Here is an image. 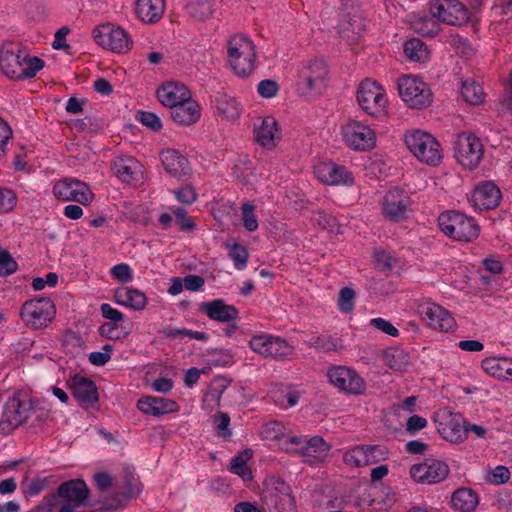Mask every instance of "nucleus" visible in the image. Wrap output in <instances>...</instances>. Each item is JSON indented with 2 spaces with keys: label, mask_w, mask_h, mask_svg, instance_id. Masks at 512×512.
I'll return each mask as SVG.
<instances>
[{
  "label": "nucleus",
  "mask_w": 512,
  "mask_h": 512,
  "mask_svg": "<svg viewBox=\"0 0 512 512\" xmlns=\"http://www.w3.org/2000/svg\"><path fill=\"white\" fill-rule=\"evenodd\" d=\"M227 55L231 68L238 76L246 77L254 70L256 52L248 37L241 34L232 36L227 42Z\"/></svg>",
  "instance_id": "1"
},
{
  "label": "nucleus",
  "mask_w": 512,
  "mask_h": 512,
  "mask_svg": "<svg viewBox=\"0 0 512 512\" xmlns=\"http://www.w3.org/2000/svg\"><path fill=\"white\" fill-rule=\"evenodd\" d=\"M282 450L291 454H299L304 462L315 465L328 458L330 446L320 436L311 438L295 436L289 437L283 442Z\"/></svg>",
  "instance_id": "2"
},
{
  "label": "nucleus",
  "mask_w": 512,
  "mask_h": 512,
  "mask_svg": "<svg viewBox=\"0 0 512 512\" xmlns=\"http://www.w3.org/2000/svg\"><path fill=\"white\" fill-rule=\"evenodd\" d=\"M438 221L442 232L457 241H473L480 232L478 224L472 217L458 211L443 212Z\"/></svg>",
  "instance_id": "3"
},
{
  "label": "nucleus",
  "mask_w": 512,
  "mask_h": 512,
  "mask_svg": "<svg viewBox=\"0 0 512 512\" xmlns=\"http://www.w3.org/2000/svg\"><path fill=\"white\" fill-rule=\"evenodd\" d=\"M405 143L420 162L436 166L442 160L440 144L429 133L420 130L409 131L405 134Z\"/></svg>",
  "instance_id": "4"
},
{
  "label": "nucleus",
  "mask_w": 512,
  "mask_h": 512,
  "mask_svg": "<svg viewBox=\"0 0 512 512\" xmlns=\"http://www.w3.org/2000/svg\"><path fill=\"white\" fill-rule=\"evenodd\" d=\"M398 91L402 100L413 109H424L432 101L430 88L417 76L407 75L399 78Z\"/></svg>",
  "instance_id": "5"
},
{
  "label": "nucleus",
  "mask_w": 512,
  "mask_h": 512,
  "mask_svg": "<svg viewBox=\"0 0 512 512\" xmlns=\"http://www.w3.org/2000/svg\"><path fill=\"white\" fill-rule=\"evenodd\" d=\"M261 500L270 512H296L289 485L280 479L266 483Z\"/></svg>",
  "instance_id": "6"
},
{
  "label": "nucleus",
  "mask_w": 512,
  "mask_h": 512,
  "mask_svg": "<svg viewBox=\"0 0 512 512\" xmlns=\"http://www.w3.org/2000/svg\"><path fill=\"white\" fill-rule=\"evenodd\" d=\"M357 101L361 109L371 116H380L387 108L384 89L371 79H365L359 84Z\"/></svg>",
  "instance_id": "7"
},
{
  "label": "nucleus",
  "mask_w": 512,
  "mask_h": 512,
  "mask_svg": "<svg viewBox=\"0 0 512 512\" xmlns=\"http://www.w3.org/2000/svg\"><path fill=\"white\" fill-rule=\"evenodd\" d=\"M89 490L83 480L75 479L62 483L56 494L44 498L48 511L56 505L58 499H62L61 506H70L77 509L83 505L88 498Z\"/></svg>",
  "instance_id": "8"
},
{
  "label": "nucleus",
  "mask_w": 512,
  "mask_h": 512,
  "mask_svg": "<svg viewBox=\"0 0 512 512\" xmlns=\"http://www.w3.org/2000/svg\"><path fill=\"white\" fill-rule=\"evenodd\" d=\"M343 142L354 151H369L376 145V133L368 125L348 120L341 126Z\"/></svg>",
  "instance_id": "9"
},
{
  "label": "nucleus",
  "mask_w": 512,
  "mask_h": 512,
  "mask_svg": "<svg viewBox=\"0 0 512 512\" xmlns=\"http://www.w3.org/2000/svg\"><path fill=\"white\" fill-rule=\"evenodd\" d=\"M93 37L98 45L116 53H126L133 45L128 32L111 23L97 26L93 31Z\"/></svg>",
  "instance_id": "10"
},
{
  "label": "nucleus",
  "mask_w": 512,
  "mask_h": 512,
  "mask_svg": "<svg viewBox=\"0 0 512 512\" xmlns=\"http://www.w3.org/2000/svg\"><path fill=\"white\" fill-rule=\"evenodd\" d=\"M483 156V145L478 137L470 133L458 134L454 141V157L464 168L474 169Z\"/></svg>",
  "instance_id": "11"
},
{
  "label": "nucleus",
  "mask_w": 512,
  "mask_h": 512,
  "mask_svg": "<svg viewBox=\"0 0 512 512\" xmlns=\"http://www.w3.org/2000/svg\"><path fill=\"white\" fill-rule=\"evenodd\" d=\"M389 452L382 445H356L343 454V462L354 468L375 465L385 461Z\"/></svg>",
  "instance_id": "12"
},
{
  "label": "nucleus",
  "mask_w": 512,
  "mask_h": 512,
  "mask_svg": "<svg viewBox=\"0 0 512 512\" xmlns=\"http://www.w3.org/2000/svg\"><path fill=\"white\" fill-rule=\"evenodd\" d=\"M55 315V306L49 298H35L26 301L21 308L23 321L32 328L46 326Z\"/></svg>",
  "instance_id": "13"
},
{
  "label": "nucleus",
  "mask_w": 512,
  "mask_h": 512,
  "mask_svg": "<svg viewBox=\"0 0 512 512\" xmlns=\"http://www.w3.org/2000/svg\"><path fill=\"white\" fill-rule=\"evenodd\" d=\"M327 75V66L322 60H311L299 73V89L304 94H320L325 88Z\"/></svg>",
  "instance_id": "14"
},
{
  "label": "nucleus",
  "mask_w": 512,
  "mask_h": 512,
  "mask_svg": "<svg viewBox=\"0 0 512 512\" xmlns=\"http://www.w3.org/2000/svg\"><path fill=\"white\" fill-rule=\"evenodd\" d=\"M327 377L334 387L347 394L359 395L366 389L363 378L353 368L347 366L329 368Z\"/></svg>",
  "instance_id": "15"
},
{
  "label": "nucleus",
  "mask_w": 512,
  "mask_h": 512,
  "mask_svg": "<svg viewBox=\"0 0 512 512\" xmlns=\"http://www.w3.org/2000/svg\"><path fill=\"white\" fill-rule=\"evenodd\" d=\"M249 346L255 353L266 358H286L293 353L292 346L286 340L268 334L252 337Z\"/></svg>",
  "instance_id": "16"
},
{
  "label": "nucleus",
  "mask_w": 512,
  "mask_h": 512,
  "mask_svg": "<svg viewBox=\"0 0 512 512\" xmlns=\"http://www.w3.org/2000/svg\"><path fill=\"white\" fill-rule=\"evenodd\" d=\"M433 18L449 25H462L469 19V12L458 0H435L430 5Z\"/></svg>",
  "instance_id": "17"
},
{
  "label": "nucleus",
  "mask_w": 512,
  "mask_h": 512,
  "mask_svg": "<svg viewBox=\"0 0 512 512\" xmlns=\"http://www.w3.org/2000/svg\"><path fill=\"white\" fill-rule=\"evenodd\" d=\"M53 194L62 201H74L86 205L92 199V192L89 187L77 179L64 178L57 181L53 186Z\"/></svg>",
  "instance_id": "18"
},
{
  "label": "nucleus",
  "mask_w": 512,
  "mask_h": 512,
  "mask_svg": "<svg viewBox=\"0 0 512 512\" xmlns=\"http://www.w3.org/2000/svg\"><path fill=\"white\" fill-rule=\"evenodd\" d=\"M438 432L451 442L459 443L466 439L465 420L459 413L444 410L438 414Z\"/></svg>",
  "instance_id": "19"
},
{
  "label": "nucleus",
  "mask_w": 512,
  "mask_h": 512,
  "mask_svg": "<svg viewBox=\"0 0 512 512\" xmlns=\"http://www.w3.org/2000/svg\"><path fill=\"white\" fill-rule=\"evenodd\" d=\"M449 474L448 465L437 459H427L410 469L411 477L420 483L435 484L443 481Z\"/></svg>",
  "instance_id": "20"
},
{
  "label": "nucleus",
  "mask_w": 512,
  "mask_h": 512,
  "mask_svg": "<svg viewBox=\"0 0 512 512\" xmlns=\"http://www.w3.org/2000/svg\"><path fill=\"white\" fill-rule=\"evenodd\" d=\"M315 176L327 185H353V174L344 166L332 161H322L314 166Z\"/></svg>",
  "instance_id": "21"
},
{
  "label": "nucleus",
  "mask_w": 512,
  "mask_h": 512,
  "mask_svg": "<svg viewBox=\"0 0 512 512\" xmlns=\"http://www.w3.org/2000/svg\"><path fill=\"white\" fill-rule=\"evenodd\" d=\"M418 313L422 320L433 329L448 332L455 327V321L451 314L435 303L425 302L420 304Z\"/></svg>",
  "instance_id": "22"
},
{
  "label": "nucleus",
  "mask_w": 512,
  "mask_h": 512,
  "mask_svg": "<svg viewBox=\"0 0 512 512\" xmlns=\"http://www.w3.org/2000/svg\"><path fill=\"white\" fill-rule=\"evenodd\" d=\"M112 170L124 183L136 185L143 179V166L131 156L117 157L112 164Z\"/></svg>",
  "instance_id": "23"
},
{
  "label": "nucleus",
  "mask_w": 512,
  "mask_h": 512,
  "mask_svg": "<svg viewBox=\"0 0 512 512\" xmlns=\"http://www.w3.org/2000/svg\"><path fill=\"white\" fill-rule=\"evenodd\" d=\"M26 405L19 399H10L4 408L0 429L3 433L9 434L15 428L22 425L28 417Z\"/></svg>",
  "instance_id": "24"
},
{
  "label": "nucleus",
  "mask_w": 512,
  "mask_h": 512,
  "mask_svg": "<svg viewBox=\"0 0 512 512\" xmlns=\"http://www.w3.org/2000/svg\"><path fill=\"white\" fill-rule=\"evenodd\" d=\"M25 50L20 47L5 48L0 51V68L11 79L23 78Z\"/></svg>",
  "instance_id": "25"
},
{
  "label": "nucleus",
  "mask_w": 512,
  "mask_h": 512,
  "mask_svg": "<svg viewBox=\"0 0 512 512\" xmlns=\"http://www.w3.org/2000/svg\"><path fill=\"white\" fill-rule=\"evenodd\" d=\"M501 200V192L492 182H484L475 188L471 202L476 210L493 209Z\"/></svg>",
  "instance_id": "26"
},
{
  "label": "nucleus",
  "mask_w": 512,
  "mask_h": 512,
  "mask_svg": "<svg viewBox=\"0 0 512 512\" xmlns=\"http://www.w3.org/2000/svg\"><path fill=\"white\" fill-rule=\"evenodd\" d=\"M408 204L409 197L403 190L398 188L391 189L384 197V214L391 220L399 221L404 218Z\"/></svg>",
  "instance_id": "27"
},
{
  "label": "nucleus",
  "mask_w": 512,
  "mask_h": 512,
  "mask_svg": "<svg viewBox=\"0 0 512 512\" xmlns=\"http://www.w3.org/2000/svg\"><path fill=\"white\" fill-rule=\"evenodd\" d=\"M156 95L160 103L171 110L181 102L188 100L191 93L184 84L171 81L162 84L157 89Z\"/></svg>",
  "instance_id": "28"
},
{
  "label": "nucleus",
  "mask_w": 512,
  "mask_h": 512,
  "mask_svg": "<svg viewBox=\"0 0 512 512\" xmlns=\"http://www.w3.org/2000/svg\"><path fill=\"white\" fill-rule=\"evenodd\" d=\"M254 134L256 141L266 149L274 148L281 139L278 123L271 116L262 118L259 124L254 125Z\"/></svg>",
  "instance_id": "29"
},
{
  "label": "nucleus",
  "mask_w": 512,
  "mask_h": 512,
  "mask_svg": "<svg viewBox=\"0 0 512 512\" xmlns=\"http://www.w3.org/2000/svg\"><path fill=\"white\" fill-rule=\"evenodd\" d=\"M161 161L164 169L175 178L184 179L191 173L189 161L177 150L167 149L163 151Z\"/></svg>",
  "instance_id": "30"
},
{
  "label": "nucleus",
  "mask_w": 512,
  "mask_h": 512,
  "mask_svg": "<svg viewBox=\"0 0 512 512\" xmlns=\"http://www.w3.org/2000/svg\"><path fill=\"white\" fill-rule=\"evenodd\" d=\"M137 408L146 415L161 416L178 410L175 401L155 396H145L137 401Z\"/></svg>",
  "instance_id": "31"
},
{
  "label": "nucleus",
  "mask_w": 512,
  "mask_h": 512,
  "mask_svg": "<svg viewBox=\"0 0 512 512\" xmlns=\"http://www.w3.org/2000/svg\"><path fill=\"white\" fill-rule=\"evenodd\" d=\"M201 312L205 313L211 320L229 323L238 318L239 312L233 305L226 304L221 299L202 303Z\"/></svg>",
  "instance_id": "32"
},
{
  "label": "nucleus",
  "mask_w": 512,
  "mask_h": 512,
  "mask_svg": "<svg viewBox=\"0 0 512 512\" xmlns=\"http://www.w3.org/2000/svg\"><path fill=\"white\" fill-rule=\"evenodd\" d=\"M72 395L81 404L90 405L98 400V392L94 382L86 377L75 375L70 380Z\"/></svg>",
  "instance_id": "33"
},
{
  "label": "nucleus",
  "mask_w": 512,
  "mask_h": 512,
  "mask_svg": "<svg viewBox=\"0 0 512 512\" xmlns=\"http://www.w3.org/2000/svg\"><path fill=\"white\" fill-rule=\"evenodd\" d=\"M172 119L183 126L196 123L201 116L200 105L191 97L171 109Z\"/></svg>",
  "instance_id": "34"
},
{
  "label": "nucleus",
  "mask_w": 512,
  "mask_h": 512,
  "mask_svg": "<svg viewBox=\"0 0 512 512\" xmlns=\"http://www.w3.org/2000/svg\"><path fill=\"white\" fill-rule=\"evenodd\" d=\"M113 300L135 311L143 310L147 305L146 295L138 289L120 287L114 291Z\"/></svg>",
  "instance_id": "35"
},
{
  "label": "nucleus",
  "mask_w": 512,
  "mask_h": 512,
  "mask_svg": "<svg viewBox=\"0 0 512 512\" xmlns=\"http://www.w3.org/2000/svg\"><path fill=\"white\" fill-rule=\"evenodd\" d=\"M165 11L164 0H136L135 13L144 23H155L160 20Z\"/></svg>",
  "instance_id": "36"
},
{
  "label": "nucleus",
  "mask_w": 512,
  "mask_h": 512,
  "mask_svg": "<svg viewBox=\"0 0 512 512\" xmlns=\"http://www.w3.org/2000/svg\"><path fill=\"white\" fill-rule=\"evenodd\" d=\"M484 371L500 380L512 381V359L506 357H488L482 361Z\"/></svg>",
  "instance_id": "37"
},
{
  "label": "nucleus",
  "mask_w": 512,
  "mask_h": 512,
  "mask_svg": "<svg viewBox=\"0 0 512 512\" xmlns=\"http://www.w3.org/2000/svg\"><path fill=\"white\" fill-rule=\"evenodd\" d=\"M477 504L478 497L470 488H459L451 496L452 508L458 512H472Z\"/></svg>",
  "instance_id": "38"
},
{
  "label": "nucleus",
  "mask_w": 512,
  "mask_h": 512,
  "mask_svg": "<svg viewBox=\"0 0 512 512\" xmlns=\"http://www.w3.org/2000/svg\"><path fill=\"white\" fill-rule=\"evenodd\" d=\"M125 491L123 493H115L111 498L105 500V506L108 509L119 508L123 505L127 498L133 497L140 492L137 479L133 475H129L125 479Z\"/></svg>",
  "instance_id": "39"
},
{
  "label": "nucleus",
  "mask_w": 512,
  "mask_h": 512,
  "mask_svg": "<svg viewBox=\"0 0 512 512\" xmlns=\"http://www.w3.org/2000/svg\"><path fill=\"white\" fill-rule=\"evenodd\" d=\"M214 105L217 113L227 119H236L241 113L240 105L236 99L226 94L217 96Z\"/></svg>",
  "instance_id": "40"
},
{
  "label": "nucleus",
  "mask_w": 512,
  "mask_h": 512,
  "mask_svg": "<svg viewBox=\"0 0 512 512\" xmlns=\"http://www.w3.org/2000/svg\"><path fill=\"white\" fill-rule=\"evenodd\" d=\"M383 361L386 366L395 371H405L410 364L408 354L404 350L395 347L384 351Z\"/></svg>",
  "instance_id": "41"
},
{
  "label": "nucleus",
  "mask_w": 512,
  "mask_h": 512,
  "mask_svg": "<svg viewBox=\"0 0 512 512\" xmlns=\"http://www.w3.org/2000/svg\"><path fill=\"white\" fill-rule=\"evenodd\" d=\"M185 10L189 17L196 21H203L212 15L213 2L211 0H188Z\"/></svg>",
  "instance_id": "42"
},
{
  "label": "nucleus",
  "mask_w": 512,
  "mask_h": 512,
  "mask_svg": "<svg viewBox=\"0 0 512 512\" xmlns=\"http://www.w3.org/2000/svg\"><path fill=\"white\" fill-rule=\"evenodd\" d=\"M285 427L278 421H270L263 425L261 435L266 440L278 441L279 448L282 450L283 442L294 435H287Z\"/></svg>",
  "instance_id": "43"
},
{
  "label": "nucleus",
  "mask_w": 512,
  "mask_h": 512,
  "mask_svg": "<svg viewBox=\"0 0 512 512\" xmlns=\"http://www.w3.org/2000/svg\"><path fill=\"white\" fill-rule=\"evenodd\" d=\"M461 94L464 100L470 104H481L485 99L482 86L474 80H466L462 83Z\"/></svg>",
  "instance_id": "44"
},
{
  "label": "nucleus",
  "mask_w": 512,
  "mask_h": 512,
  "mask_svg": "<svg viewBox=\"0 0 512 512\" xmlns=\"http://www.w3.org/2000/svg\"><path fill=\"white\" fill-rule=\"evenodd\" d=\"M405 55L417 62H424L429 58V50L427 46L419 39H411L405 43Z\"/></svg>",
  "instance_id": "45"
},
{
  "label": "nucleus",
  "mask_w": 512,
  "mask_h": 512,
  "mask_svg": "<svg viewBox=\"0 0 512 512\" xmlns=\"http://www.w3.org/2000/svg\"><path fill=\"white\" fill-rule=\"evenodd\" d=\"M251 457L250 451H244L231 460L230 471L240 476L244 481L252 478L251 471L247 467L246 461Z\"/></svg>",
  "instance_id": "46"
},
{
  "label": "nucleus",
  "mask_w": 512,
  "mask_h": 512,
  "mask_svg": "<svg viewBox=\"0 0 512 512\" xmlns=\"http://www.w3.org/2000/svg\"><path fill=\"white\" fill-rule=\"evenodd\" d=\"M255 208V205L251 202H245L241 206L243 225L250 232L258 229V218L255 214Z\"/></svg>",
  "instance_id": "47"
},
{
  "label": "nucleus",
  "mask_w": 512,
  "mask_h": 512,
  "mask_svg": "<svg viewBox=\"0 0 512 512\" xmlns=\"http://www.w3.org/2000/svg\"><path fill=\"white\" fill-rule=\"evenodd\" d=\"M99 332L111 340L124 339L129 334V331L125 330L121 324L115 323H104L100 326Z\"/></svg>",
  "instance_id": "48"
},
{
  "label": "nucleus",
  "mask_w": 512,
  "mask_h": 512,
  "mask_svg": "<svg viewBox=\"0 0 512 512\" xmlns=\"http://www.w3.org/2000/svg\"><path fill=\"white\" fill-rule=\"evenodd\" d=\"M18 264L12 255L5 249L0 248V276L6 277L15 273Z\"/></svg>",
  "instance_id": "49"
},
{
  "label": "nucleus",
  "mask_w": 512,
  "mask_h": 512,
  "mask_svg": "<svg viewBox=\"0 0 512 512\" xmlns=\"http://www.w3.org/2000/svg\"><path fill=\"white\" fill-rule=\"evenodd\" d=\"M415 31L423 36H435L439 32V25L433 18H423L414 22Z\"/></svg>",
  "instance_id": "50"
},
{
  "label": "nucleus",
  "mask_w": 512,
  "mask_h": 512,
  "mask_svg": "<svg viewBox=\"0 0 512 512\" xmlns=\"http://www.w3.org/2000/svg\"><path fill=\"white\" fill-rule=\"evenodd\" d=\"M44 67V61L38 57H30L25 51V60L22 68L23 78H32L36 73Z\"/></svg>",
  "instance_id": "51"
},
{
  "label": "nucleus",
  "mask_w": 512,
  "mask_h": 512,
  "mask_svg": "<svg viewBox=\"0 0 512 512\" xmlns=\"http://www.w3.org/2000/svg\"><path fill=\"white\" fill-rule=\"evenodd\" d=\"M16 204V194L9 188L0 187V213L10 212Z\"/></svg>",
  "instance_id": "52"
},
{
  "label": "nucleus",
  "mask_w": 512,
  "mask_h": 512,
  "mask_svg": "<svg viewBox=\"0 0 512 512\" xmlns=\"http://www.w3.org/2000/svg\"><path fill=\"white\" fill-rule=\"evenodd\" d=\"M229 255L234 261L237 270H243L248 261V252L245 247L235 244L230 248Z\"/></svg>",
  "instance_id": "53"
},
{
  "label": "nucleus",
  "mask_w": 512,
  "mask_h": 512,
  "mask_svg": "<svg viewBox=\"0 0 512 512\" xmlns=\"http://www.w3.org/2000/svg\"><path fill=\"white\" fill-rule=\"evenodd\" d=\"M355 292L348 287L342 288L339 292L338 306L344 312H350L354 307Z\"/></svg>",
  "instance_id": "54"
},
{
  "label": "nucleus",
  "mask_w": 512,
  "mask_h": 512,
  "mask_svg": "<svg viewBox=\"0 0 512 512\" xmlns=\"http://www.w3.org/2000/svg\"><path fill=\"white\" fill-rule=\"evenodd\" d=\"M173 193L176 199L182 204L190 205L197 199V193L191 185L182 186Z\"/></svg>",
  "instance_id": "55"
},
{
  "label": "nucleus",
  "mask_w": 512,
  "mask_h": 512,
  "mask_svg": "<svg viewBox=\"0 0 512 512\" xmlns=\"http://www.w3.org/2000/svg\"><path fill=\"white\" fill-rule=\"evenodd\" d=\"M279 86L276 81L265 79L259 82L257 86L258 94L263 98H272L277 95Z\"/></svg>",
  "instance_id": "56"
},
{
  "label": "nucleus",
  "mask_w": 512,
  "mask_h": 512,
  "mask_svg": "<svg viewBox=\"0 0 512 512\" xmlns=\"http://www.w3.org/2000/svg\"><path fill=\"white\" fill-rule=\"evenodd\" d=\"M100 311H101V314L102 316L105 318V319H108L110 320L109 323H115V324H120L121 322L124 321V315L121 311L113 308L110 304L108 303H103L101 304L100 306Z\"/></svg>",
  "instance_id": "57"
},
{
  "label": "nucleus",
  "mask_w": 512,
  "mask_h": 512,
  "mask_svg": "<svg viewBox=\"0 0 512 512\" xmlns=\"http://www.w3.org/2000/svg\"><path fill=\"white\" fill-rule=\"evenodd\" d=\"M509 477H510V472H509L508 468H506L505 466L499 465V466H496L491 471V473L488 476V481L490 483L500 485V484L506 483L509 480Z\"/></svg>",
  "instance_id": "58"
},
{
  "label": "nucleus",
  "mask_w": 512,
  "mask_h": 512,
  "mask_svg": "<svg viewBox=\"0 0 512 512\" xmlns=\"http://www.w3.org/2000/svg\"><path fill=\"white\" fill-rule=\"evenodd\" d=\"M102 349L103 352H91L89 354V361L91 364L96 366H103L111 359L110 352L112 351V346L106 344Z\"/></svg>",
  "instance_id": "59"
},
{
  "label": "nucleus",
  "mask_w": 512,
  "mask_h": 512,
  "mask_svg": "<svg viewBox=\"0 0 512 512\" xmlns=\"http://www.w3.org/2000/svg\"><path fill=\"white\" fill-rule=\"evenodd\" d=\"M111 275L115 279L124 283L130 281L133 277L131 268L129 267L128 264L125 263L113 266L111 268Z\"/></svg>",
  "instance_id": "60"
},
{
  "label": "nucleus",
  "mask_w": 512,
  "mask_h": 512,
  "mask_svg": "<svg viewBox=\"0 0 512 512\" xmlns=\"http://www.w3.org/2000/svg\"><path fill=\"white\" fill-rule=\"evenodd\" d=\"M171 210L175 216L176 223L182 230L189 231L194 228V223L189 217H187L185 209L176 207Z\"/></svg>",
  "instance_id": "61"
},
{
  "label": "nucleus",
  "mask_w": 512,
  "mask_h": 512,
  "mask_svg": "<svg viewBox=\"0 0 512 512\" xmlns=\"http://www.w3.org/2000/svg\"><path fill=\"white\" fill-rule=\"evenodd\" d=\"M224 392L223 386H212L203 397V402L212 407L219 406L221 396Z\"/></svg>",
  "instance_id": "62"
},
{
  "label": "nucleus",
  "mask_w": 512,
  "mask_h": 512,
  "mask_svg": "<svg viewBox=\"0 0 512 512\" xmlns=\"http://www.w3.org/2000/svg\"><path fill=\"white\" fill-rule=\"evenodd\" d=\"M139 120L143 125L151 128L153 131H159L162 128L160 118L152 112H141Z\"/></svg>",
  "instance_id": "63"
},
{
  "label": "nucleus",
  "mask_w": 512,
  "mask_h": 512,
  "mask_svg": "<svg viewBox=\"0 0 512 512\" xmlns=\"http://www.w3.org/2000/svg\"><path fill=\"white\" fill-rule=\"evenodd\" d=\"M370 324L376 329L390 335V336H398V329L395 328L392 323L383 318H373L370 320Z\"/></svg>",
  "instance_id": "64"
}]
</instances>
